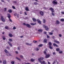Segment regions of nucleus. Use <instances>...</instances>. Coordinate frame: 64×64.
I'll use <instances>...</instances> for the list:
<instances>
[{
    "instance_id": "obj_15",
    "label": "nucleus",
    "mask_w": 64,
    "mask_h": 64,
    "mask_svg": "<svg viewBox=\"0 0 64 64\" xmlns=\"http://www.w3.org/2000/svg\"><path fill=\"white\" fill-rule=\"evenodd\" d=\"M37 21H38V23H39V24H41V21H40V20H39L38 19L37 20Z\"/></svg>"
},
{
    "instance_id": "obj_23",
    "label": "nucleus",
    "mask_w": 64,
    "mask_h": 64,
    "mask_svg": "<svg viewBox=\"0 0 64 64\" xmlns=\"http://www.w3.org/2000/svg\"><path fill=\"white\" fill-rule=\"evenodd\" d=\"M6 60H4L3 61V63L4 64H6Z\"/></svg>"
},
{
    "instance_id": "obj_33",
    "label": "nucleus",
    "mask_w": 64,
    "mask_h": 64,
    "mask_svg": "<svg viewBox=\"0 0 64 64\" xmlns=\"http://www.w3.org/2000/svg\"><path fill=\"white\" fill-rule=\"evenodd\" d=\"M5 28L6 29H9V27H8V26H6L5 27Z\"/></svg>"
},
{
    "instance_id": "obj_10",
    "label": "nucleus",
    "mask_w": 64,
    "mask_h": 64,
    "mask_svg": "<svg viewBox=\"0 0 64 64\" xmlns=\"http://www.w3.org/2000/svg\"><path fill=\"white\" fill-rule=\"evenodd\" d=\"M46 56L45 57L46 58H49L50 56V55L49 54H46Z\"/></svg>"
},
{
    "instance_id": "obj_26",
    "label": "nucleus",
    "mask_w": 64,
    "mask_h": 64,
    "mask_svg": "<svg viewBox=\"0 0 64 64\" xmlns=\"http://www.w3.org/2000/svg\"><path fill=\"white\" fill-rule=\"evenodd\" d=\"M30 61H31V62H34V61H35V60L33 59H31L30 60Z\"/></svg>"
},
{
    "instance_id": "obj_49",
    "label": "nucleus",
    "mask_w": 64,
    "mask_h": 64,
    "mask_svg": "<svg viewBox=\"0 0 64 64\" xmlns=\"http://www.w3.org/2000/svg\"><path fill=\"white\" fill-rule=\"evenodd\" d=\"M47 38H50V36H49L48 35H47Z\"/></svg>"
},
{
    "instance_id": "obj_30",
    "label": "nucleus",
    "mask_w": 64,
    "mask_h": 64,
    "mask_svg": "<svg viewBox=\"0 0 64 64\" xmlns=\"http://www.w3.org/2000/svg\"><path fill=\"white\" fill-rule=\"evenodd\" d=\"M16 58L18 60H19V61H21V59L19 58L18 57H16Z\"/></svg>"
},
{
    "instance_id": "obj_32",
    "label": "nucleus",
    "mask_w": 64,
    "mask_h": 64,
    "mask_svg": "<svg viewBox=\"0 0 64 64\" xmlns=\"http://www.w3.org/2000/svg\"><path fill=\"white\" fill-rule=\"evenodd\" d=\"M8 40L9 41H10V42H12V40L11 39H9Z\"/></svg>"
},
{
    "instance_id": "obj_22",
    "label": "nucleus",
    "mask_w": 64,
    "mask_h": 64,
    "mask_svg": "<svg viewBox=\"0 0 64 64\" xmlns=\"http://www.w3.org/2000/svg\"><path fill=\"white\" fill-rule=\"evenodd\" d=\"M36 23H30V24L31 25H36Z\"/></svg>"
},
{
    "instance_id": "obj_48",
    "label": "nucleus",
    "mask_w": 64,
    "mask_h": 64,
    "mask_svg": "<svg viewBox=\"0 0 64 64\" xmlns=\"http://www.w3.org/2000/svg\"><path fill=\"white\" fill-rule=\"evenodd\" d=\"M16 29V28L14 26V27L13 28V29H14H14Z\"/></svg>"
},
{
    "instance_id": "obj_35",
    "label": "nucleus",
    "mask_w": 64,
    "mask_h": 64,
    "mask_svg": "<svg viewBox=\"0 0 64 64\" xmlns=\"http://www.w3.org/2000/svg\"><path fill=\"white\" fill-rule=\"evenodd\" d=\"M61 21H62V22H64V19L63 18H62L60 20Z\"/></svg>"
},
{
    "instance_id": "obj_34",
    "label": "nucleus",
    "mask_w": 64,
    "mask_h": 64,
    "mask_svg": "<svg viewBox=\"0 0 64 64\" xmlns=\"http://www.w3.org/2000/svg\"><path fill=\"white\" fill-rule=\"evenodd\" d=\"M15 63V62H14V61H12L11 62V63L12 64H14V63Z\"/></svg>"
},
{
    "instance_id": "obj_56",
    "label": "nucleus",
    "mask_w": 64,
    "mask_h": 64,
    "mask_svg": "<svg viewBox=\"0 0 64 64\" xmlns=\"http://www.w3.org/2000/svg\"><path fill=\"white\" fill-rule=\"evenodd\" d=\"M18 50H20V48L19 47H18Z\"/></svg>"
},
{
    "instance_id": "obj_12",
    "label": "nucleus",
    "mask_w": 64,
    "mask_h": 64,
    "mask_svg": "<svg viewBox=\"0 0 64 64\" xmlns=\"http://www.w3.org/2000/svg\"><path fill=\"white\" fill-rule=\"evenodd\" d=\"M60 22H59V21L58 20H57L56 22V24L58 25V24H60Z\"/></svg>"
},
{
    "instance_id": "obj_58",
    "label": "nucleus",
    "mask_w": 64,
    "mask_h": 64,
    "mask_svg": "<svg viewBox=\"0 0 64 64\" xmlns=\"http://www.w3.org/2000/svg\"><path fill=\"white\" fill-rule=\"evenodd\" d=\"M36 1V2H38V1L37 0H32V1Z\"/></svg>"
},
{
    "instance_id": "obj_24",
    "label": "nucleus",
    "mask_w": 64,
    "mask_h": 64,
    "mask_svg": "<svg viewBox=\"0 0 64 64\" xmlns=\"http://www.w3.org/2000/svg\"><path fill=\"white\" fill-rule=\"evenodd\" d=\"M32 20L34 22H36V20L34 18H32Z\"/></svg>"
},
{
    "instance_id": "obj_36",
    "label": "nucleus",
    "mask_w": 64,
    "mask_h": 64,
    "mask_svg": "<svg viewBox=\"0 0 64 64\" xmlns=\"http://www.w3.org/2000/svg\"><path fill=\"white\" fill-rule=\"evenodd\" d=\"M60 50V49L59 48H57L56 49V51L58 52Z\"/></svg>"
},
{
    "instance_id": "obj_7",
    "label": "nucleus",
    "mask_w": 64,
    "mask_h": 64,
    "mask_svg": "<svg viewBox=\"0 0 64 64\" xmlns=\"http://www.w3.org/2000/svg\"><path fill=\"white\" fill-rule=\"evenodd\" d=\"M40 14L41 15V16H43L44 15V12L42 11H40L39 12Z\"/></svg>"
},
{
    "instance_id": "obj_41",
    "label": "nucleus",
    "mask_w": 64,
    "mask_h": 64,
    "mask_svg": "<svg viewBox=\"0 0 64 64\" xmlns=\"http://www.w3.org/2000/svg\"><path fill=\"white\" fill-rule=\"evenodd\" d=\"M20 57L21 58H23V56L22 55H20Z\"/></svg>"
},
{
    "instance_id": "obj_45",
    "label": "nucleus",
    "mask_w": 64,
    "mask_h": 64,
    "mask_svg": "<svg viewBox=\"0 0 64 64\" xmlns=\"http://www.w3.org/2000/svg\"><path fill=\"white\" fill-rule=\"evenodd\" d=\"M6 49H10V47L9 46H7L6 47Z\"/></svg>"
},
{
    "instance_id": "obj_25",
    "label": "nucleus",
    "mask_w": 64,
    "mask_h": 64,
    "mask_svg": "<svg viewBox=\"0 0 64 64\" xmlns=\"http://www.w3.org/2000/svg\"><path fill=\"white\" fill-rule=\"evenodd\" d=\"M43 23H45V22H46V20L44 19H43Z\"/></svg>"
},
{
    "instance_id": "obj_43",
    "label": "nucleus",
    "mask_w": 64,
    "mask_h": 64,
    "mask_svg": "<svg viewBox=\"0 0 64 64\" xmlns=\"http://www.w3.org/2000/svg\"><path fill=\"white\" fill-rule=\"evenodd\" d=\"M59 53L60 54H61L62 53H63V52H62V51H61L59 52Z\"/></svg>"
},
{
    "instance_id": "obj_18",
    "label": "nucleus",
    "mask_w": 64,
    "mask_h": 64,
    "mask_svg": "<svg viewBox=\"0 0 64 64\" xmlns=\"http://www.w3.org/2000/svg\"><path fill=\"white\" fill-rule=\"evenodd\" d=\"M8 44L10 45V46H11V47H12V44H11V43H10V42H8Z\"/></svg>"
},
{
    "instance_id": "obj_14",
    "label": "nucleus",
    "mask_w": 64,
    "mask_h": 64,
    "mask_svg": "<svg viewBox=\"0 0 64 64\" xmlns=\"http://www.w3.org/2000/svg\"><path fill=\"white\" fill-rule=\"evenodd\" d=\"M44 42L47 43V40L46 39H44Z\"/></svg>"
},
{
    "instance_id": "obj_64",
    "label": "nucleus",
    "mask_w": 64,
    "mask_h": 64,
    "mask_svg": "<svg viewBox=\"0 0 64 64\" xmlns=\"http://www.w3.org/2000/svg\"><path fill=\"white\" fill-rule=\"evenodd\" d=\"M19 14H18V15H17V17H18H18H19Z\"/></svg>"
},
{
    "instance_id": "obj_39",
    "label": "nucleus",
    "mask_w": 64,
    "mask_h": 64,
    "mask_svg": "<svg viewBox=\"0 0 64 64\" xmlns=\"http://www.w3.org/2000/svg\"><path fill=\"white\" fill-rule=\"evenodd\" d=\"M49 35H53V33L51 32H50L49 33Z\"/></svg>"
},
{
    "instance_id": "obj_11",
    "label": "nucleus",
    "mask_w": 64,
    "mask_h": 64,
    "mask_svg": "<svg viewBox=\"0 0 64 64\" xmlns=\"http://www.w3.org/2000/svg\"><path fill=\"white\" fill-rule=\"evenodd\" d=\"M25 10L26 11H29V8H28V7L27 6L25 8Z\"/></svg>"
},
{
    "instance_id": "obj_28",
    "label": "nucleus",
    "mask_w": 64,
    "mask_h": 64,
    "mask_svg": "<svg viewBox=\"0 0 64 64\" xmlns=\"http://www.w3.org/2000/svg\"><path fill=\"white\" fill-rule=\"evenodd\" d=\"M53 64H58V62H55V61H54V62L53 63Z\"/></svg>"
},
{
    "instance_id": "obj_4",
    "label": "nucleus",
    "mask_w": 64,
    "mask_h": 64,
    "mask_svg": "<svg viewBox=\"0 0 64 64\" xmlns=\"http://www.w3.org/2000/svg\"><path fill=\"white\" fill-rule=\"evenodd\" d=\"M43 59H44V58L42 57H40L38 59L39 61L40 62V63H42V61H41V60H43Z\"/></svg>"
},
{
    "instance_id": "obj_50",
    "label": "nucleus",
    "mask_w": 64,
    "mask_h": 64,
    "mask_svg": "<svg viewBox=\"0 0 64 64\" xmlns=\"http://www.w3.org/2000/svg\"><path fill=\"white\" fill-rule=\"evenodd\" d=\"M24 14L25 15H27V14H26V12H24Z\"/></svg>"
},
{
    "instance_id": "obj_17",
    "label": "nucleus",
    "mask_w": 64,
    "mask_h": 64,
    "mask_svg": "<svg viewBox=\"0 0 64 64\" xmlns=\"http://www.w3.org/2000/svg\"><path fill=\"white\" fill-rule=\"evenodd\" d=\"M9 36L10 37H13V35L11 34L10 33L9 34Z\"/></svg>"
},
{
    "instance_id": "obj_51",
    "label": "nucleus",
    "mask_w": 64,
    "mask_h": 64,
    "mask_svg": "<svg viewBox=\"0 0 64 64\" xmlns=\"http://www.w3.org/2000/svg\"><path fill=\"white\" fill-rule=\"evenodd\" d=\"M4 9V11H6L7 10V8H5Z\"/></svg>"
},
{
    "instance_id": "obj_5",
    "label": "nucleus",
    "mask_w": 64,
    "mask_h": 64,
    "mask_svg": "<svg viewBox=\"0 0 64 64\" xmlns=\"http://www.w3.org/2000/svg\"><path fill=\"white\" fill-rule=\"evenodd\" d=\"M8 17L9 19V20L11 22H12V20L11 19H10V17H11V16H10V14H8Z\"/></svg>"
},
{
    "instance_id": "obj_37",
    "label": "nucleus",
    "mask_w": 64,
    "mask_h": 64,
    "mask_svg": "<svg viewBox=\"0 0 64 64\" xmlns=\"http://www.w3.org/2000/svg\"><path fill=\"white\" fill-rule=\"evenodd\" d=\"M44 53L45 54V55H46L47 54V53H46V52L45 51H44Z\"/></svg>"
},
{
    "instance_id": "obj_29",
    "label": "nucleus",
    "mask_w": 64,
    "mask_h": 64,
    "mask_svg": "<svg viewBox=\"0 0 64 64\" xmlns=\"http://www.w3.org/2000/svg\"><path fill=\"white\" fill-rule=\"evenodd\" d=\"M2 38L3 40H5L6 39V38H5V36H4L2 37Z\"/></svg>"
},
{
    "instance_id": "obj_8",
    "label": "nucleus",
    "mask_w": 64,
    "mask_h": 64,
    "mask_svg": "<svg viewBox=\"0 0 64 64\" xmlns=\"http://www.w3.org/2000/svg\"><path fill=\"white\" fill-rule=\"evenodd\" d=\"M1 19L2 21H3V22H4L5 21V19L3 18V16H1Z\"/></svg>"
},
{
    "instance_id": "obj_54",
    "label": "nucleus",
    "mask_w": 64,
    "mask_h": 64,
    "mask_svg": "<svg viewBox=\"0 0 64 64\" xmlns=\"http://www.w3.org/2000/svg\"><path fill=\"white\" fill-rule=\"evenodd\" d=\"M53 55H55V54H56V53H55V52H53Z\"/></svg>"
},
{
    "instance_id": "obj_42",
    "label": "nucleus",
    "mask_w": 64,
    "mask_h": 64,
    "mask_svg": "<svg viewBox=\"0 0 64 64\" xmlns=\"http://www.w3.org/2000/svg\"><path fill=\"white\" fill-rule=\"evenodd\" d=\"M33 42L34 43H37V41H36L35 40H34L33 41Z\"/></svg>"
},
{
    "instance_id": "obj_2",
    "label": "nucleus",
    "mask_w": 64,
    "mask_h": 64,
    "mask_svg": "<svg viewBox=\"0 0 64 64\" xmlns=\"http://www.w3.org/2000/svg\"><path fill=\"white\" fill-rule=\"evenodd\" d=\"M23 25H25V26L26 25V26L28 28H31V26L29 24H26L25 23H23Z\"/></svg>"
},
{
    "instance_id": "obj_57",
    "label": "nucleus",
    "mask_w": 64,
    "mask_h": 64,
    "mask_svg": "<svg viewBox=\"0 0 64 64\" xmlns=\"http://www.w3.org/2000/svg\"><path fill=\"white\" fill-rule=\"evenodd\" d=\"M15 52L16 53V54H18V52H17V51H16Z\"/></svg>"
},
{
    "instance_id": "obj_1",
    "label": "nucleus",
    "mask_w": 64,
    "mask_h": 64,
    "mask_svg": "<svg viewBox=\"0 0 64 64\" xmlns=\"http://www.w3.org/2000/svg\"><path fill=\"white\" fill-rule=\"evenodd\" d=\"M49 9L52 12V16H55V14L53 13L54 12V9L52 8H50Z\"/></svg>"
},
{
    "instance_id": "obj_59",
    "label": "nucleus",
    "mask_w": 64,
    "mask_h": 64,
    "mask_svg": "<svg viewBox=\"0 0 64 64\" xmlns=\"http://www.w3.org/2000/svg\"><path fill=\"white\" fill-rule=\"evenodd\" d=\"M36 49L37 51H38V50H39V49L38 48H36Z\"/></svg>"
},
{
    "instance_id": "obj_3",
    "label": "nucleus",
    "mask_w": 64,
    "mask_h": 64,
    "mask_svg": "<svg viewBox=\"0 0 64 64\" xmlns=\"http://www.w3.org/2000/svg\"><path fill=\"white\" fill-rule=\"evenodd\" d=\"M48 44L49 45V48H50V49H52L53 48H52V47L51 46V45H52V43L51 42H48Z\"/></svg>"
},
{
    "instance_id": "obj_63",
    "label": "nucleus",
    "mask_w": 64,
    "mask_h": 64,
    "mask_svg": "<svg viewBox=\"0 0 64 64\" xmlns=\"http://www.w3.org/2000/svg\"><path fill=\"white\" fill-rule=\"evenodd\" d=\"M48 62V64H51L49 62Z\"/></svg>"
},
{
    "instance_id": "obj_16",
    "label": "nucleus",
    "mask_w": 64,
    "mask_h": 64,
    "mask_svg": "<svg viewBox=\"0 0 64 64\" xmlns=\"http://www.w3.org/2000/svg\"><path fill=\"white\" fill-rule=\"evenodd\" d=\"M54 42L55 43H57V44H59V42L58 41H56V40H54Z\"/></svg>"
},
{
    "instance_id": "obj_60",
    "label": "nucleus",
    "mask_w": 64,
    "mask_h": 64,
    "mask_svg": "<svg viewBox=\"0 0 64 64\" xmlns=\"http://www.w3.org/2000/svg\"><path fill=\"white\" fill-rule=\"evenodd\" d=\"M1 2H4V1L3 0H1Z\"/></svg>"
},
{
    "instance_id": "obj_53",
    "label": "nucleus",
    "mask_w": 64,
    "mask_h": 64,
    "mask_svg": "<svg viewBox=\"0 0 64 64\" xmlns=\"http://www.w3.org/2000/svg\"><path fill=\"white\" fill-rule=\"evenodd\" d=\"M44 34H46V32H44Z\"/></svg>"
},
{
    "instance_id": "obj_52",
    "label": "nucleus",
    "mask_w": 64,
    "mask_h": 64,
    "mask_svg": "<svg viewBox=\"0 0 64 64\" xmlns=\"http://www.w3.org/2000/svg\"><path fill=\"white\" fill-rule=\"evenodd\" d=\"M61 13L62 14H64V12H61Z\"/></svg>"
},
{
    "instance_id": "obj_9",
    "label": "nucleus",
    "mask_w": 64,
    "mask_h": 64,
    "mask_svg": "<svg viewBox=\"0 0 64 64\" xmlns=\"http://www.w3.org/2000/svg\"><path fill=\"white\" fill-rule=\"evenodd\" d=\"M52 3L54 5H57V2H56L55 1H53L52 2Z\"/></svg>"
},
{
    "instance_id": "obj_13",
    "label": "nucleus",
    "mask_w": 64,
    "mask_h": 64,
    "mask_svg": "<svg viewBox=\"0 0 64 64\" xmlns=\"http://www.w3.org/2000/svg\"><path fill=\"white\" fill-rule=\"evenodd\" d=\"M53 45L54 47H55V46H56V47H58V45L54 43L53 44Z\"/></svg>"
},
{
    "instance_id": "obj_20",
    "label": "nucleus",
    "mask_w": 64,
    "mask_h": 64,
    "mask_svg": "<svg viewBox=\"0 0 64 64\" xmlns=\"http://www.w3.org/2000/svg\"><path fill=\"white\" fill-rule=\"evenodd\" d=\"M43 31V30L42 29H40L38 30V31L39 32H42Z\"/></svg>"
},
{
    "instance_id": "obj_61",
    "label": "nucleus",
    "mask_w": 64,
    "mask_h": 64,
    "mask_svg": "<svg viewBox=\"0 0 64 64\" xmlns=\"http://www.w3.org/2000/svg\"><path fill=\"white\" fill-rule=\"evenodd\" d=\"M14 16H16L17 15V14L16 13H15L14 14Z\"/></svg>"
},
{
    "instance_id": "obj_6",
    "label": "nucleus",
    "mask_w": 64,
    "mask_h": 64,
    "mask_svg": "<svg viewBox=\"0 0 64 64\" xmlns=\"http://www.w3.org/2000/svg\"><path fill=\"white\" fill-rule=\"evenodd\" d=\"M43 26L44 27L45 30H46V31H48L49 30V28H48V27L46 26H45V24H44Z\"/></svg>"
},
{
    "instance_id": "obj_40",
    "label": "nucleus",
    "mask_w": 64,
    "mask_h": 64,
    "mask_svg": "<svg viewBox=\"0 0 64 64\" xmlns=\"http://www.w3.org/2000/svg\"><path fill=\"white\" fill-rule=\"evenodd\" d=\"M13 3L14 4H16V3H17V2L16 1H14Z\"/></svg>"
},
{
    "instance_id": "obj_55",
    "label": "nucleus",
    "mask_w": 64,
    "mask_h": 64,
    "mask_svg": "<svg viewBox=\"0 0 64 64\" xmlns=\"http://www.w3.org/2000/svg\"><path fill=\"white\" fill-rule=\"evenodd\" d=\"M23 36H20V38H23Z\"/></svg>"
},
{
    "instance_id": "obj_31",
    "label": "nucleus",
    "mask_w": 64,
    "mask_h": 64,
    "mask_svg": "<svg viewBox=\"0 0 64 64\" xmlns=\"http://www.w3.org/2000/svg\"><path fill=\"white\" fill-rule=\"evenodd\" d=\"M34 5H38V4L37 2H34Z\"/></svg>"
},
{
    "instance_id": "obj_47",
    "label": "nucleus",
    "mask_w": 64,
    "mask_h": 64,
    "mask_svg": "<svg viewBox=\"0 0 64 64\" xmlns=\"http://www.w3.org/2000/svg\"><path fill=\"white\" fill-rule=\"evenodd\" d=\"M59 37H61L62 36V35H61V34H59Z\"/></svg>"
},
{
    "instance_id": "obj_19",
    "label": "nucleus",
    "mask_w": 64,
    "mask_h": 64,
    "mask_svg": "<svg viewBox=\"0 0 64 64\" xmlns=\"http://www.w3.org/2000/svg\"><path fill=\"white\" fill-rule=\"evenodd\" d=\"M4 52L6 53L7 54H9V52H8V51H7V50L6 49H5L4 50Z\"/></svg>"
},
{
    "instance_id": "obj_38",
    "label": "nucleus",
    "mask_w": 64,
    "mask_h": 64,
    "mask_svg": "<svg viewBox=\"0 0 64 64\" xmlns=\"http://www.w3.org/2000/svg\"><path fill=\"white\" fill-rule=\"evenodd\" d=\"M43 46V45L42 44H39L38 45L39 47H42Z\"/></svg>"
},
{
    "instance_id": "obj_62",
    "label": "nucleus",
    "mask_w": 64,
    "mask_h": 64,
    "mask_svg": "<svg viewBox=\"0 0 64 64\" xmlns=\"http://www.w3.org/2000/svg\"><path fill=\"white\" fill-rule=\"evenodd\" d=\"M52 39H54V38H55V36H53L52 37Z\"/></svg>"
},
{
    "instance_id": "obj_46",
    "label": "nucleus",
    "mask_w": 64,
    "mask_h": 64,
    "mask_svg": "<svg viewBox=\"0 0 64 64\" xmlns=\"http://www.w3.org/2000/svg\"><path fill=\"white\" fill-rule=\"evenodd\" d=\"M12 8H13V9H15V7H14V6H12Z\"/></svg>"
},
{
    "instance_id": "obj_21",
    "label": "nucleus",
    "mask_w": 64,
    "mask_h": 64,
    "mask_svg": "<svg viewBox=\"0 0 64 64\" xmlns=\"http://www.w3.org/2000/svg\"><path fill=\"white\" fill-rule=\"evenodd\" d=\"M26 45H28V46H32V45H31L32 44H30L29 43H26Z\"/></svg>"
},
{
    "instance_id": "obj_44",
    "label": "nucleus",
    "mask_w": 64,
    "mask_h": 64,
    "mask_svg": "<svg viewBox=\"0 0 64 64\" xmlns=\"http://www.w3.org/2000/svg\"><path fill=\"white\" fill-rule=\"evenodd\" d=\"M42 63L43 64H45L46 63H45V62L44 61H43L42 62Z\"/></svg>"
},
{
    "instance_id": "obj_27",
    "label": "nucleus",
    "mask_w": 64,
    "mask_h": 64,
    "mask_svg": "<svg viewBox=\"0 0 64 64\" xmlns=\"http://www.w3.org/2000/svg\"><path fill=\"white\" fill-rule=\"evenodd\" d=\"M8 12L9 13H12V10H8Z\"/></svg>"
}]
</instances>
